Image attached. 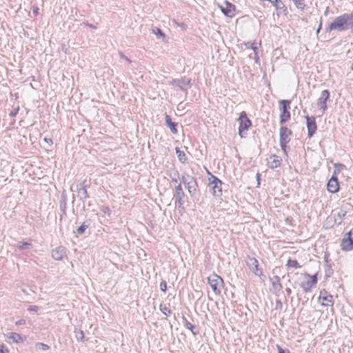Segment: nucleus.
Masks as SVG:
<instances>
[{
	"instance_id": "nucleus-1",
	"label": "nucleus",
	"mask_w": 353,
	"mask_h": 353,
	"mask_svg": "<svg viewBox=\"0 0 353 353\" xmlns=\"http://www.w3.org/2000/svg\"><path fill=\"white\" fill-rule=\"evenodd\" d=\"M353 26V14H343L334 19L326 28L327 32H330L332 30H336L342 32L348 30Z\"/></svg>"
},
{
	"instance_id": "nucleus-2",
	"label": "nucleus",
	"mask_w": 353,
	"mask_h": 353,
	"mask_svg": "<svg viewBox=\"0 0 353 353\" xmlns=\"http://www.w3.org/2000/svg\"><path fill=\"white\" fill-rule=\"evenodd\" d=\"M291 101L289 100H281L279 101L280 110V123L281 124L287 122L290 119V104Z\"/></svg>"
},
{
	"instance_id": "nucleus-3",
	"label": "nucleus",
	"mask_w": 353,
	"mask_h": 353,
	"mask_svg": "<svg viewBox=\"0 0 353 353\" xmlns=\"http://www.w3.org/2000/svg\"><path fill=\"white\" fill-rule=\"evenodd\" d=\"M222 181L215 176L212 175L209 179L208 186L212 193L216 197H219L222 195Z\"/></svg>"
},
{
	"instance_id": "nucleus-4",
	"label": "nucleus",
	"mask_w": 353,
	"mask_h": 353,
	"mask_svg": "<svg viewBox=\"0 0 353 353\" xmlns=\"http://www.w3.org/2000/svg\"><path fill=\"white\" fill-rule=\"evenodd\" d=\"M292 134V131L285 126H282L280 128V145L283 152L286 154L287 143L290 141V136Z\"/></svg>"
},
{
	"instance_id": "nucleus-5",
	"label": "nucleus",
	"mask_w": 353,
	"mask_h": 353,
	"mask_svg": "<svg viewBox=\"0 0 353 353\" xmlns=\"http://www.w3.org/2000/svg\"><path fill=\"white\" fill-rule=\"evenodd\" d=\"M238 121H239V134L241 137H243L242 134L243 131H246L248 130V128L251 125V121L247 117V114L244 111L241 112Z\"/></svg>"
},
{
	"instance_id": "nucleus-6",
	"label": "nucleus",
	"mask_w": 353,
	"mask_h": 353,
	"mask_svg": "<svg viewBox=\"0 0 353 353\" xmlns=\"http://www.w3.org/2000/svg\"><path fill=\"white\" fill-rule=\"evenodd\" d=\"M341 248L343 251H350L353 250V228L351 229L342 239Z\"/></svg>"
},
{
	"instance_id": "nucleus-7",
	"label": "nucleus",
	"mask_w": 353,
	"mask_h": 353,
	"mask_svg": "<svg viewBox=\"0 0 353 353\" xmlns=\"http://www.w3.org/2000/svg\"><path fill=\"white\" fill-rule=\"evenodd\" d=\"M305 119L307 128V135L311 138L314 134L317 129L315 118L314 117L306 116Z\"/></svg>"
},
{
	"instance_id": "nucleus-8",
	"label": "nucleus",
	"mask_w": 353,
	"mask_h": 353,
	"mask_svg": "<svg viewBox=\"0 0 353 353\" xmlns=\"http://www.w3.org/2000/svg\"><path fill=\"white\" fill-rule=\"evenodd\" d=\"M330 98V92L327 90H324L321 92V97L319 99L318 105L322 113L325 112L327 108L326 103Z\"/></svg>"
},
{
	"instance_id": "nucleus-9",
	"label": "nucleus",
	"mask_w": 353,
	"mask_h": 353,
	"mask_svg": "<svg viewBox=\"0 0 353 353\" xmlns=\"http://www.w3.org/2000/svg\"><path fill=\"white\" fill-rule=\"evenodd\" d=\"M52 257L57 261L62 260L66 256L65 248L63 246H59L52 250Z\"/></svg>"
},
{
	"instance_id": "nucleus-10",
	"label": "nucleus",
	"mask_w": 353,
	"mask_h": 353,
	"mask_svg": "<svg viewBox=\"0 0 353 353\" xmlns=\"http://www.w3.org/2000/svg\"><path fill=\"white\" fill-rule=\"evenodd\" d=\"M175 203L179 207H181L183 203V198L185 196V194L183 191L181 183H179L176 187H175Z\"/></svg>"
},
{
	"instance_id": "nucleus-11",
	"label": "nucleus",
	"mask_w": 353,
	"mask_h": 353,
	"mask_svg": "<svg viewBox=\"0 0 353 353\" xmlns=\"http://www.w3.org/2000/svg\"><path fill=\"white\" fill-rule=\"evenodd\" d=\"M208 284L210 287H222L223 281L219 275L213 274L208 278Z\"/></svg>"
},
{
	"instance_id": "nucleus-12",
	"label": "nucleus",
	"mask_w": 353,
	"mask_h": 353,
	"mask_svg": "<svg viewBox=\"0 0 353 353\" xmlns=\"http://www.w3.org/2000/svg\"><path fill=\"white\" fill-rule=\"evenodd\" d=\"M220 8L222 13L228 17H232L235 14V6L228 1L225 2V7L220 6Z\"/></svg>"
},
{
	"instance_id": "nucleus-13",
	"label": "nucleus",
	"mask_w": 353,
	"mask_h": 353,
	"mask_svg": "<svg viewBox=\"0 0 353 353\" xmlns=\"http://www.w3.org/2000/svg\"><path fill=\"white\" fill-rule=\"evenodd\" d=\"M327 191L331 193H336L339 191V185L336 176H332L327 184Z\"/></svg>"
},
{
	"instance_id": "nucleus-14",
	"label": "nucleus",
	"mask_w": 353,
	"mask_h": 353,
	"mask_svg": "<svg viewBox=\"0 0 353 353\" xmlns=\"http://www.w3.org/2000/svg\"><path fill=\"white\" fill-rule=\"evenodd\" d=\"M247 263L250 269L255 274V275L260 276L262 274L261 270L258 268V261L255 258H249Z\"/></svg>"
},
{
	"instance_id": "nucleus-15",
	"label": "nucleus",
	"mask_w": 353,
	"mask_h": 353,
	"mask_svg": "<svg viewBox=\"0 0 353 353\" xmlns=\"http://www.w3.org/2000/svg\"><path fill=\"white\" fill-rule=\"evenodd\" d=\"M171 83L174 86L179 88L180 90H185L183 86L190 85V79L183 77L179 79H174Z\"/></svg>"
},
{
	"instance_id": "nucleus-16",
	"label": "nucleus",
	"mask_w": 353,
	"mask_h": 353,
	"mask_svg": "<svg viewBox=\"0 0 353 353\" xmlns=\"http://www.w3.org/2000/svg\"><path fill=\"white\" fill-rule=\"evenodd\" d=\"M85 181L77 185L78 197L80 200L84 201L88 198V194L86 190V185H84Z\"/></svg>"
},
{
	"instance_id": "nucleus-17",
	"label": "nucleus",
	"mask_w": 353,
	"mask_h": 353,
	"mask_svg": "<svg viewBox=\"0 0 353 353\" xmlns=\"http://www.w3.org/2000/svg\"><path fill=\"white\" fill-rule=\"evenodd\" d=\"M182 322H183V325L187 328L189 330L191 331L192 334L194 335V336H196L197 334H199V330L194 326L191 323H190L187 319L184 316H183L182 318Z\"/></svg>"
},
{
	"instance_id": "nucleus-18",
	"label": "nucleus",
	"mask_w": 353,
	"mask_h": 353,
	"mask_svg": "<svg viewBox=\"0 0 353 353\" xmlns=\"http://www.w3.org/2000/svg\"><path fill=\"white\" fill-rule=\"evenodd\" d=\"M165 123L170 128L172 133L176 134L178 132L177 130V123L175 122H172L170 116L165 115Z\"/></svg>"
},
{
	"instance_id": "nucleus-19",
	"label": "nucleus",
	"mask_w": 353,
	"mask_h": 353,
	"mask_svg": "<svg viewBox=\"0 0 353 353\" xmlns=\"http://www.w3.org/2000/svg\"><path fill=\"white\" fill-rule=\"evenodd\" d=\"M189 194L192 196L196 194L198 185L196 180L185 185Z\"/></svg>"
},
{
	"instance_id": "nucleus-20",
	"label": "nucleus",
	"mask_w": 353,
	"mask_h": 353,
	"mask_svg": "<svg viewBox=\"0 0 353 353\" xmlns=\"http://www.w3.org/2000/svg\"><path fill=\"white\" fill-rule=\"evenodd\" d=\"M8 338L14 343H21L25 340V337H23L21 334L16 332L8 333Z\"/></svg>"
},
{
	"instance_id": "nucleus-21",
	"label": "nucleus",
	"mask_w": 353,
	"mask_h": 353,
	"mask_svg": "<svg viewBox=\"0 0 353 353\" xmlns=\"http://www.w3.org/2000/svg\"><path fill=\"white\" fill-rule=\"evenodd\" d=\"M325 294H326V292L325 290L321 291L320 293L319 298L327 302L325 303H322L323 305H328L330 303H332L333 302V297L332 295L326 296Z\"/></svg>"
},
{
	"instance_id": "nucleus-22",
	"label": "nucleus",
	"mask_w": 353,
	"mask_h": 353,
	"mask_svg": "<svg viewBox=\"0 0 353 353\" xmlns=\"http://www.w3.org/2000/svg\"><path fill=\"white\" fill-rule=\"evenodd\" d=\"M176 154H177V157L179 161L182 163H185L188 158L183 151L180 150L179 148H175Z\"/></svg>"
},
{
	"instance_id": "nucleus-23",
	"label": "nucleus",
	"mask_w": 353,
	"mask_h": 353,
	"mask_svg": "<svg viewBox=\"0 0 353 353\" xmlns=\"http://www.w3.org/2000/svg\"><path fill=\"white\" fill-rule=\"evenodd\" d=\"M271 159H272V161L269 162L270 168H276L281 165V161L278 156L273 155L271 157Z\"/></svg>"
},
{
	"instance_id": "nucleus-24",
	"label": "nucleus",
	"mask_w": 353,
	"mask_h": 353,
	"mask_svg": "<svg viewBox=\"0 0 353 353\" xmlns=\"http://www.w3.org/2000/svg\"><path fill=\"white\" fill-rule=\"evenodd\" d=\"M196 180L192 176L188 174H183L181 176V181L185 185H186L188 183H190L193 181Z\"/></svg>"
},
{
	"instance_id": "nucleus-25",
	"label": "nucleus",
	"mask_w": 353,
	"mask_h": 353,
	"mask_svg": "<svg viewBox=\"0 0 353 353\" xmlns=\"http://www.w3.org/2000/svg\"><path fill=\"white\" fill-rule=\"evenodd\" d=\"M159 309L161 312L166 316H169L172 314V311L170 307L167 306L165 304L161 303L159 306Z\"/></svg>"
},
{
	"instance_id": "nucleus-26",
	"label": "nucleus",
	"mask_w": 353,
	"mask_h": 353,
	"mask_svg": "<svg viewBox=\"0 0 353 353\" xmlns=\"http://www.w3.org/2000/svg\"><path fill=\"white\" fill-rule=\"evenodd\" d=\"M287 266L288 268L298 269L301 268V265L299 264L296 260L289 259L287 262Z\"/></svg>"
},
{
	"instance_id": "nucleus-27",
	"label": "nucleus",
	"mask_w": 353,
	"mask_h": 353,
	"mask_svg": "<svg viewBox=\"0 0 353 353\" xmlns=\"http://www.w3.org/2000/svg\"><path fill=\"white\" fill-rule=\"evenodd\" d=\"M17 246L19 250H22L32 248V245L30 243L28 242H18Z\"/></svg>"
},
{
	"instance_id": "nucleus-28",
	"label": "nucleus",
	"mask_w": 353,
	"mask_h": 353,
	"mask_svg": "<svg viewBox=\"0 0 353 353\" xmlns=\"http://www.w3.org/2000/svg\"><path fill=\"white\" fill-rule=\"evenodd\" d=\"M90 226V224L88 222H83L82 223V225L81 226H79L77 230V232L78 234H82L83 233H84L85 230Z\"/></svg>"
},
{
	"instance_id": "nucleus-29",
	"label": "nucleus",
	"mask_w": 353,
	"mask_h": 353,
	"mask_svg": "<svg viewBox=\"0 0 353 353\" xmlns=\"http://www.w3.org/2000/svg\"><path fill=\"white\" fill-rule=\"evenodd\" d=\"M298 9L303 10L305 7V0H293Z\"/></svg>"
},
{
	"instance_id": "nucleus-30",
	"label": "nucleus",
	"mask_w": 353,
	"mask_h": 353,
	"mask_svg": "<svg viewBox=\"0 0 353 353\" xmlns=\"http://www.w3.org/2000/svg\"><path fill=\"white\" fill-rule=\"evenodd\" d=\"M152 32L156 34L157 37H165V34L162 32V31L158 28H154L152 29Z\"/></svg>"
},
{
	"instance_id": "nucleus-31",
	"label": "nucleus",
	"mask_w": 353,
	"mask_h": 353,
	"mask_svg": "<svg viewBox=\"0 0 353 353\" xmlns=\"http://www.w3.org/2000/svg\"><path fill=\"white\" fill-rule=\"evenodd\" d=\"M0 353H10V350L8 347L1 343H0Z\"/></svg>"
},
{
	"instance_id": "nucleus-32",
	"label": "nucleus",
	"mask_w": 353,
	"mask_h": 353,
	"mask_svg": "<svg viewBox=\"0 0 353 353\" xmlns=\"http://www.w3.org/2000/svg\"><path fill=\"white\" fill-rule=\"evenodd\" d=\"M252 49L253 50L254 54V59L255 60V62L257 63L259 59L256 52L257 47L256 46H254V43L252 44Z\"/></svg>"
},
{
	"instance_id": "nucleus-33",
	"label": "nucleus",
	"mask_w": 353,
	"mask_h": 353,
	"mask_svg": "<svg viewBox=\"0 0 353 353\" xmlns=\"http://www.w3.org/2000/svg\"><path fill=\"white\" fill-rule=\"evenodd\" d=\"M37 347L42 350H48L49 349V346L48 345L42 343H37Z\"/></svg>"
},
{
	"instance_id": "nucleus-34",
	"label": "nucleus",
	"mask_w": 353,
	"mask_h": 353,
	"mask_svg": "<svg viewBox=\"0 0 353 353\" xmlns=\"http://www.w3.org/2000/svg\"><path fill=\"white\" fill-rule=\"evenodd\" d=\"M101 211L103 212L104 214H107L108 215H110L111 210L107 206H102L101 208Z\"/></svg>"
},
{
	"instance_id": "nucleus-35",
	"label": "nucleus",
	"mask_w": 353,
	"mask_h": 353,
	"mask_svg": "<svg viewBox=\"0 0 353 353\" xmlns=\"http://www.w3.org/2000/svg\"><path fill=\"white\" fill-rule=\"evenodd\" d=\"M76 336H77L78 340L83 341V339L84 338L83 332V331H79L78 332H77Z\"/></svg>"
},
{
	"instance_id": "nucleus-36",
	"label": "nucleus",
	"mask_w": 353,
	"mask_h": 353,
	"mask_svg": "<svg viewBox=\"0 0 353 353\" xmlns=\"http://www.w3.org/2000/svg\"><path fill=\"white\" fill-rule=\"evenodd\" d=\"M19 110V107L12 110L9 114L10 116L12 117H15L18 114Z\"/></svg>"
},
{
	"instance_id": "nucleus-37",
	"label": "nucleus",
	"mask_w": 353,
	"mask_h": 353,
	"mask_svg": "<svg viewBox=\"0 0 353 353\" xmlns=\"http://www.w3.org/2000/svg\"><path fill=\"white\" fill-rule=\"evenodd\" d=\"M212 292L214 295H219L221 292V288H212Z\"/></svg>"
},
{
	"instance_id": "nucleus-38",
	"label": "nucleus",
	"mask_w": 353,
	"mask_h": 353,
	"mask_svg": "<svg viewBox=\"0 0 353 353\" xmlns=\"http://www.w3.org/2000/svg\"><path fill=\"white\" fill-rule=\"evenodd\" d=\"M278 353H290L288 350H283L280 346H277Z\"/></svg>"
},
{
	"instance_id": "nucleus-39",
	"label": "nucleus",
	"mask_w": 353,
	"mask_h": 353,
	"mask_svg": "<svg viewBox=\"0 0 353 353\" xmlns=\"http://www.w3.org/2000/svg\"><path fill=\"white\" fill-rule=\"evenodd\" d=\"M310 279H311V283L312 285H314L316 283V282H317L316 274L313 275L312 276H310Z\"/></svg>"
},
{
	"instance_id": "nucleus-40",
	"label": "nucleus",
	"mask_w": 353,
	"mask_h": 353,
	"mask_svg": "<svg viewBox=\"0 0 353 353\" xmlns=\"http://www.w3.org/2000/svg\"><path fill=\"white\" fill-rule=\"evenodd\" d=\"M39 310V307L37 305H31L28 307V310L37 312Z\"/></svg>"
},
{
	"instance_id": "nucleus-41",
	"label": "nucleus",
	"mask_w": 353,
	"mask_h": 353,
	"mask_svg": "<svg viewBox=\"0 0 353 353\" xmlns=\"http://www.w3.org/2000/svg\"><path fill=\"white\" fill-rule=\"evenodd\" d=\"M267 1H269L270 3H271L273 5H274V3H279L282 4V1L281 0H267Z\"/></svg>"
},
{
	"instance_id": "nucleus-42",
	"label": "nucleus",
	"mask_w": 353,
	"mask_h": 353,
	"mask_svg": "<svg viewBox=\"0 0 353 353\" xmlns=\"http://www.w3.org/2000/svg\"><path fill=\"white\" fill-rule=\"evenodd\" d=\"M274 6H276V8L277 9H279V8H281L283 6V3L281 4V3H274Z\"/></svg>"
},
{
	"instance_id": "nucleus-43",
	"label": "nucleus",
	"mask_w": 353,
	"mask_h": 353,
	"mask_svg": "<svg viewBox=\"0 0 353 353\" xmlns=\"http://www.w3.org/2000/svg\"><path fill=\"white\" fill-rule=\"evenodd\" d=\"M160 287H167L165 281H161L160 283Z\"/></svg>"
},
{
	"instance_id": "nucleus-44",
	"label": "nucleus",
	"mask_w": 353,
	"mask_h": 353,
	"mask_svg": "<svg viewBox=\"0 0 353 353\" xmlns=\"http://www.w3.org/2000/svg\"><path fill=\"white\" fill-rule=\"evenodd\" d=\"M287 295H290L291 294L290 288H286Z\"/></svg>"
},
{
	"instance_id": "nucleus-45",
	"label": "nucleus",
	"mask_w": 353,
	"mask_h": 353,
	"mask_svg": "<svg viewBox=\"0 0 353 353\" xmlns=\"http://www.w3.org/2000/svg\"><path fill=\"white\" fill-rule=\"evenodd\" d=\"M172 182L176 183L178 182L177 179L175 178L172 179Z\"/></svg>"
},
{
	"instance_id": "nucleus-46",
	"label": "nucleus",
	"mask_w": 353,
	"mask_h": 353,
	"mask_svg": "<svg viewBox=\"0 0 353 353\" xmlns=\"http://www.w3.org/2000/svg\"><path fill=\"white\" fill-rule=\"evenodd\" d=\"M343 165L342 164H335V167L337 168V167H343Z\"/></svg>"
},
{
	"instance_id": "nucleus-47",
	"label": "nucleus",
	"mask_w": 353,
	"mask_h": 353,
	"mask_svg": "<svg viewBox=\"0 0 353 353\" xmlns=\"http://www.w3.org/2000/svg\"><path fill=\"white\" fill-rule=\"evenodd\" d=\"M321 24H320V26H319V28L317 29V30H316V33H319V31H320V30H321Z\"/></svg>"
},
{
	"instance_id": "nucleus-48",
	"label": "nucleus",
	"mask_w": 353,
	"mask_h": 353,
	"mask_svg": "<svg viewBox=\"0 0 353 353\" xmlns=\"http://www.w3.org/2000/svg\"><path fill=\"white\" fill-rule=\"evenodd\" d=\"M259 177H260V174L257 173V174H256V179H257L258 180H259Z\"/></svg>"
},
{
	"instance_id": "nucleus-49",
	"label": "nucleus",
	"mask_w": 353,
	"mask_h": 353,
	"mask_svg": "<svg viewBox=\"0 0 353 353\" xmlns=\"http://www.w3.org/2000/svg\"><path fill=\"white\" fill-rule=\"evenodd\" d=\"M167 289H168V288H161V290L163 292H166Z\"/></svg>"
},
{
	"instance_id": "nucleus-50",
	"label": "nucleus",
	"mask_w": 353,
	"mask_h": 353,
	"mask_svg": "<svg viewBox=\"0 0 353 353\" xmlns=\"http://www.w3.org/2000/svg\"><path fill=\"white\" fill-rule=\"evenodd\" d=\"M208 297L210 299L212 300V298L211 297V295L209 292H208Z\"/></svg>"
},
{
	"instance_id": "nucleus-51",
	"label": "nucleus",
	"mask_w": 353,
	"mask_h": 353,
	"mask_svg": "<svg viewBox=\"0 0 353 353\" xmlns=\"http://www.w3.org/2000/svg\"><path fill=\"white\" fill-rule=\"evenodd\" d=\"M90 28H94L95 27L94 26H92V24H89L88 25Z\"/></svg>"
},
{
	"instance_id": "nucleus-52",
	"label": "nucleus",
	"mask_w": 353,
	"mask_h": 353,
	"mask_svg": "<svg viewBox=\"0 0 353 353\" xmlns=\"http://www.w3.org/2000/svg\"><path fill=\"white\" fill-rule=\"evenodd\" d=\"M125 61H128V62H130V59H129L128 58L125 57Z\"/></svg>"
},
{
	"instance_id": "nucleus-53",
	"label": "nucleus",
	"mask_w": 353,
	"mask_h": 353,
	"mask_svg": "<svg viewBox=\"0 0 353 353\" xmlns=\"http://www.w3.org/2000/svg\"><path fill=\"white\" fill-rule=\"evenodd\" d=\"M310 290V288H305V292H307V290Z\"/></svg>"
},
{
	"instance_id": "nucleus-54",
	"label": "nucleus",
	"mask_w": 353,
	"mask_h": 353,
	"mask_svg": "<svg viewBox=\"0 0 353 353\" xmlns=\"http://www.w3.org/2000/svg\"><path fill=\"white\" fill-rule=\"evenodd\" d=\"M17 323V324H21V321H19V322H18V323Z\"/></svg>"
}]
</instances>
